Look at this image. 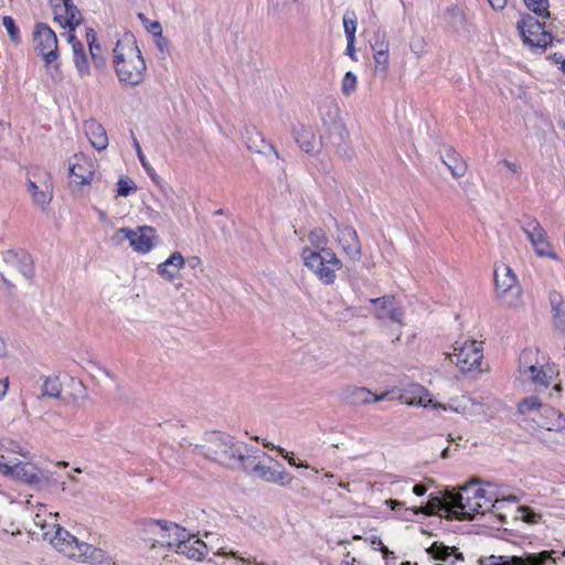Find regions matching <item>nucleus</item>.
<instances>
[{
	"instance_id": "nucleus-4",
	"label": "nucleus",
	"mask_w": 565,
	"mask_h": 565,
	"mask_svg": "<svg viewBox=\"0 0 565 565\" xmlns=\"http://www.w3.org/2000/svg\"><path fill=\"white\" fill-rule=\"evenodd\" d=\"M479 478L471 479L470 482L466 483L460 488V492H454L450 494V503L454 509V516L446 515L447 519L452 520H471L475 514H483L491 508H494L493 499L489 498L484 503L480 502V499L486 498V490L481 488L473 489L472 497L468 492L475 487L480 484Z\"/></svg>"
},
{
	"instance_id": "nucleus-28",
	"label": "nucleus",
	"mask_w": 565,
	"mask_h": 565,
	"mask_svg": "<svg viewBox=\"0 0 565 565\" xmlns=\"http://www.w3.org/2000/svg\"><path fill=\"white\" fill-rule=\"evenodd\" d=\"M444 21L454 31L460 32L467 29L468 19L463 9L458 4H451L444 11Z\"/></svg>"
},
{
	"instance_id": "nucleus-58",
	"label": "nucleus",
	"mask_w": 565,
	"mask_h": 565,
	"mask_svg": "<svg viewBox=\"0 0 565 565\" xmlns=\"http://www.w3.org/2000/svg\"><path fill=\"white\" fill-rule=\"evenodd\" d=\"M488 2L494 10H502L507 6V0H488Z\"/></svg>"
},
{
	"instance_id": "nucleus-29",
	"label": "nucleus",
	"mask_w": 565,
	"mask_h": 565,
	"mask_svg": "<svg viewBox=\"0 0 565 565\" xmlns=\"http://www.w3.org/2000/svg\"><path fill=\"white\" fill-rule=\"evenodd\" d=\"M387 395V392L377 395L372 393L366 387L355 386L348 390L347 398L352 404L364 405L373 402L383 401L386 398Z\"/></svg>"
},
{
	"instance_id": "nucleus-12",
	"label": "nucleus",
	"mask_w": 565,
	"mask_h": 565,
	"mask_svg": "<svg viewBox=\"0 0 565 565\" xmlns=\"http://www.w3.org/2000/svg\"><path fill=\"white\" fill-rule=\"evenodd\" d=\"M522 230L539 256L556 258V254L552 250L547 233L536 218H527L523 223Z\"/></svg>"
},
{
	"instance_id": "nucleus-46",
	"label": "nucleus",
	"mask_w": 565,
	"mask_h": 565,
	"mask_svg": "<svg viewBox=\"0 0 565 565\" xmlns=\"http://www.w3.org/2000/svg\"><path fill=\"white\" fill-rule=\"evenodd\" d=\"M426 46H427V43H426V40L424 36L419 35V34H414L411 38L409 49L417 57L423 56V54L426 52Z\"/></svg>"
},
{
	"instance_id": "nucleus-47",
	"label": "nucleus",
	"mask_w": 565,
	"mask_h": 565,
	"mask_svg": "<svg viewBox=\"0 0 565 565\" xmlns=\"http://www.w3.org/2000/svg\"><path fill=\"white\" fill-rule=\"evenodd\" d=\"M519 518L530 524H536L541 521L542 515L533 511L531 508L522 505L519 508Z\"/></svg>"
},
{
	"instance_id": "nucleus-54",
	"label": "nucleus",
	"mask_w": 565,
	"mask_h": 565,
	"mask_svg": "<svg viewBox=\"0 0 565 565\" xmlns=\"http://www.w3.org/2000/svg\"><path fill=\"white\" fill-rule=\"evenodd\" d=\"M12 463L7 462L4 456H0V471L6 475L10 476Z\"/></svg>"
},
{
	"instance_id": "nucleus-32",
	"label": "nucleus",
	"mask_w": 565,
	"mask_h": 565,
	"mask_svg": "<svg viewBox=\"0 0 565 565\" xmlns=\"http://www.w3.org/2000/svg\"><path fill=\"white\" fill-rule=\"evenodd\" d=\"M540 350L535 348H527L523 350L519 358V373L520 377L526 373H533L535 366L542 364L539 359Z\"/></svg>"
},
{
	"instance_id": "nucleus-17",
	"label": "nucleus",
	"mask_w": 565,
	"mask_h": 565,
	"mask_svg": "<svg viewBox=\"0 0 565 565\" xmlns=\"http://www.w3.org/2000/svg\"><path fill=\"white\" fill-rule=\"evenodd\" d=\"M530 422H533L537 428L548 431L562 433L565 430V415L547 404H543Z\"/></svg>"
},
{
	"instance_id": "nucleus-24",
	"label": "nucleus",
	"mask_w": 565,
	"mask_h": 565,
	"mask_svg": "<svg viewBox=\"0 0 565 565\" xmlns=\"http://www.w3.org/2000/svg\"><path fill=\"white\" fill-rule=\"evenodd\" d=\"M10 476L29 484H38L41 482V471L30 462L18 461L12 463Z\"/></svg>"
},
{
	"instance_id": "nucleus-36",
	"label": "nucleus",
	"mask_w": 565,
	"mask_h": 565,
	"mask_svg": "<svg viewBox=\"0 0 565 565\" xmlns=\"http://www.w3.org/2000/svg\"><path fill=\"white\" fill-rule=\"evenodd\" d=\"M246 142L249 150L258 153L271 152L276 158H279V153L276 148L271 143L267 142L258 132H255L254 136L247 137Z\"/></svg>"
},
{
	"instance_id": "nucleus-34",
	"label": "nucleus",
	"mask_w": 565,
	"mask_h": 565,
	"mask_svg": "<svg viewBox=\"0 0 565 565\" xmlns=\"http://www.w3.org/2000/svg\"><path fill=\"white\" fill-rule=\"evenodd\" d=\"M28 186L34 204L45 207L52 201L53 194L49 185L40 189L35 182L29 181Z\"/></svg>"
},
{
	"instance_id": "nucleus-18",
	"label": "nucleus",
	"mask_w": 565,
	"mask_h": 565,
	"mask_svg": "<svg viewBox=\"0 0 565 565\" xmlns=\"http://www.w3.org/2000/svg\"><path fill=\"white\" fill-rule=\"evenodd\" d=\"M319 114L323 126L335 131L341 139L348 136L345 127L340 122V109L333 99H326L319 106Z\"/></svg>"
},
{
	"instance_id": "nucleus-62",
	"label": "nucleus",
	"mask_w": 565,
	"mask_h": 565,
	"mask_svg": "<svg viewBox=\"0 0 565 565\" xmlns=\"http://www.w3.org/2000/svg\"><path fill=\"white\" fill-rule=\"evenodd\" d=\"M8 390V379L0 380V399L6 395Z\"/></svg>"
},
{
	"instance_id": "nucleus-16",
	"label": "nucleus",
	"mask_w": 565,
	"mask_h": 565,
	"mask_svg": "<svg viewBox=\"0 0 565 565\" xmlns=\"http://www.w3.org/2000/svg\"><path fill=\"white\" fill-rule=\"evenodd\" d=\"M370 302L374 306L373 315L379 320L388 319L392 322L404 324V310L397 303L395 297L383 296L373 298Z\"/></svg>"
},
{
	"instance_id": "nucleus-1",
	"label": "nucleus",
	"mask_w": 565,
	"mask_h": 565,
	"mask_svg": "<svg viewBox=\"0 0 565 565\" xmlns=\"http://www.w3.org/2000/svg\"><path fill=\"white\" fill-rule=\"evenodd\" d=\"M29 532L36 540L49 542L57 552L70 558L92 565H102L107 559L104 550L78 541L56 522H49L40 512L34 515Z\"/></svg>"
},
{
	"instance_id": "nucleus-39",
	"label": "nucleus",
	"mask_w": 565,
	"mask_h": 565,
	"mask_svg": "<svg viewBox=\"0 0 565 565\" xmlns=\"http://www.w3.org/2000/svg\"><path fill=\"white\" fill-rule=\"evenodd\" d=\"M454 493L452 491H446L445 497H431L429 501L427 502L430 508H433L435 511L437 510H444L447 512V515L454 516V509L452 504L450 503V494Z\"/></svg>"
},
{
	"instance_id": "nucleus-61",
	"label": "nucleus",
	"mask_w": 565,
	"mask_h": 565,
	"mask_svg": "<svg viewBox=\"0 0 565 565\" xmlns=\"http://www.w3.org/2000/svg\"><path fill=\"white\" fill-rule=\"evenodd\" d=\"M385 503L392 510H395V509L401 508L403 505V502L394 500V499H388V500L385 501Z\"/></svg>"
},
{
	"instance_id": "nucleus-51",
	"label": "nucleus",
	"mask_w": 565,
	"mask_h": 565,
	"mask_svg": "<svg viewBox=\"0 0 565 565\" xmlns=\"http://www.w3.org/2000/svg\"><path fill=\"white\" fill-rule=\"evenodd\" d=\"M145 28L154 36L162 35V28L159 21H149Z\"/></svg>"
},
{
	"instance_id": "nucleus-40",
	"label": "nucleus",
	"mask_w": 565,
	"mask_h": 565,
	"mask_svg": "<svg viewBox=\"0 0 565 565\" xmlns=\"http://www.w3.org/2000/svg\"><path fill=\"white\" fill-rule=\"evenodd\" d=\"M524 3L537 18L547 19L550 17L548 0H524Z\"/></svg>"
},
{
	"instance_id": "nucleus-6",
	"label": "nucleus",
	"mask_w": 565,
	"mask_h": 565,
	"mask_svg": "<svg viewBox=\"0 0 565 565\" xmlns=\"http://www.w3.org/2000/svg\"><path fill=\"white\" fill-rule=\"evenodd\" d=\"M301 257L305 266L326 285L335 281L337 271L341 269L342 263L332 250H313L303 247Z\"/></svg>"
},
{
	"instance_id": "nucleus-26",
	"label": "nucleus",
	"mask_w": 565,
	"mask_h": 565,
	"mask_svg": "<svg viewBox=\"0 0 565 565\" xmlns=\"http://www.w3.org/2000/svg\"><path fill=\"white\" fill-rule=\"evenodd\" d=\"M552 321L554 328L564 333L565 332V299L557 291H551L548 295Z\"/></svg>"
},
{
	"instance_id": "nucleus-7",
	"label": "nucleus",
	"mask_w": 565,
	"mask_h": 565,
	"mask_svg": "<svg viewBox=\"0 0 565 565\" xmlns=\"http://www.w3.org/2000/svg\"><path fill=\"white\" fill-rule=\"evenodd\" d=\"M6 285L13 287V281L31 280L34 274L33 260L26 253L7 250L3 254V267L0 271Z\"/></svg>"
},
{
	"instance_id": "nucleus-48",
	"label": "nucleus",
	"mask_w": 565,
	"mask_h": 565,
	"mask_svg": "<svg viewBox=\"0 0 565 565\" xmlns=\"http://www.w3.org/2000/svg\"><path fill=\"white\" fill-rule=\"evenodd\" d=\"M343 26L347 39H355L356 19L354 12L343 15Z\"/></svg>"
},
{
	"instance_id": "nucleus-21",
	"label": "nucleus",
	"mask_w": 565,
	"mask_h": 565,
	"mask_svg": "<svg viewBox=\"0 0 565 565\" xmlns=\"http://www.w3.org/2000/svg\"><path fill=\"white\" fill-rule=\"evenodd\" d=\"M151 531H153V527L159 529V537L156 540L158 544L161 546H167L169 548H174L177 551V537L185 536V529L179 526L175 523L172 522H166L160 520H153L149 523Z\"/></svg>"
},
{
	"instance_id": "nucleus-63",
	"label": "nucleus",
	"mask_w": 565,
	"mask_h": 565,
	"mask_svg": "<svg viewBox=\"0 0 565 565\" xmlns=\"http://www.w3.org/2000/svg\"><path fill=\"white\" fill-rule=\"evenodd\" d=\"M286 459H287V461H288V463H289L290 466L302 467V468H309V465H308V463H299V465H297L292 456H288V455H287V456H286Z\"/></svg>"
},
{
	"instance_id": "nucleus-35",
	"label": "nucleus",
	"mask_w": 565,
	"mask_h": 565,
	"mask_svg": "<svg viewBox=\"0 0 565 565\" xmlns=\"http://www.w3.org/2000/svg\"><path fill=\"white\" fill-rule=\"evenodd\" d=\"M443 161L448 167L454 178H461L465 175L467 171V164L452 149L447 151L446 157L443 158Z\"/></svg>"
},
{
	"instance_id": "nucleus-27",
	"label": "nucleus",
	"mask_w": 565,
	"mask_h": 565,
	"mask_svg": "<svg viewBox=\"0 0 565 565\" xmlns=\"http://www.w3.org/2000/svg\"><path fill=\"white\" fill-rule=\"evenodd\" d=\"M67 42L72 45L73 61L75 67L82 77L89 74V64L83 44L76 39L73 31L67 34Z\"/></svg>"
},
{
	"instance_id": "nucleus-49",
	"label": "nucleus",
	"mask_w": 565,
	"mask_h": 565,
	"mask_svg": "<svg viewBox=\"0 0 565 565\" xmlns=\"http://www.w3.org/2000/svg\"><path fill=\"white\" fill-rule=\"evenodd\" d=\"M134 190V182L128 178H120L117 182V195L127 196Z\"/></svg>"
},
{
	"instance_id": "nucleus-43",
	"label": "nucleus",
	"mask_w": 565,
	"mask_h": 565,
	"mask_svg": "<svg viewBox=\"0 0 565 565\" xmlns=\"http://www.w3.org/2000/svg\"><path fill=\"white\" fill-rule=\"evenodd\" d=\"M358 79L356 76L351 72H347L341 83V90L343 95L350 96L356 90Z\"/></svg>"
},
{
	"instance_id": "nucleus-9",
	"label": "nucleus",
	"mask_w": 565,
	"mask_h": 565,
	"mask_svg": "<svg viewBox=\"0 0 565 565\" xmlns=\"http://www.w3.org/2000/svg\"><path fill=\"white\" fill-rule=\"evenodd\" d=\"M482 347L475 340L465 341L462 344L456 342L452 353L447 359L456 364L463 373L478 369L482 360Z\"/></svg>"
},
{
	"instance_id": "nucleus-55",
	"label": "nucleus",
	"mask_w": 565,
	"mask_h": 565,
	"mask_svg": "<svg viewBox=\"0 0 565 565\" xmlns=\"http://www.w3.org/2000/svg\"><path fill=\"white\" fill-rule=\"evenodd\" d=\"M86 40H87V43H88L89 47H90V45H99L97 43L96 32L93 29H87V31H86Z\"/></svg>"
},
{
	"instance_id": "nucleus-3",
	"label": "nucleus",
	"mask_w": 565,
	"mask_h": 565,
	"mask_svg": "<svg viewBox=\"0 0 565 565\" xmlns=\"http://www.w3.org/2000/svg\"><path fill=\"white\" fill-rule=\"evenodd\" d=\"M113 64L118 79L127 86L140 85L147 66L132 34L126 33L113 50Z\"/></svg>"
},
{
	"instance_id": "nucleus-19",
	"label": "nucleus",
	"mask_w": 565,
	"mask_h": 565,
	"mask_svg": "<svg viewBox=\"0 0 565 565\" xmlns=\"http://www.w3.org/2000/svg\"><path fill=\"white\" fill-rule=\"evenodd\" d=\"M70 175L78 185L89 184L94 177V163L83 153L74 154L70 160Z\"/></svg>"
},
{
	"instance_id": "nucleus-60",
	"label": "nucleus",
	"mask_w": 565,
	"mask_h": 565,
	"mask_svg": "<svg viewBox=\"0 0 565 565\" xmlns=\"http://www.w3.org/2000/svg\"><path fill=\"white\" fill-rule=\"evenodd\" d=\"M503 163L513 173H519V170H520V166L519 164H516L514 162H511V161H508V160H504Z\"/></svg>"
},
{
	"instance_id": "nucleus-57",
	"label": "nucleus",
	"mask_w": 565,
	"mask_h": 565,
	"mask_svg": "<svg viewBox=\"0 0 565 565\" xmlns=\"http://www.w3.org/2000/svg\"><path fill=\"white\" fill-rule=\"evenodd\" d=\"M216 555L223 556V557L230 555L234 558H238L241 562H247L245 558L238 557L236 552H233V551L226 552L223 547L217 551Z\"/></svg>"
},
{
	"instance_id": "nucleus-13",
	"label": "nucleus",
	"mask_w": 565,
	"mask_h": 565,
	"mask_svg": "<svg viewBox=\"0 0 565 565\" xmlns=\"http://www.w3.org/2000/svg\"><path fill=\"white\" fill-rule=\"evenodd\" d=\"M524 42L531 46L546 47L551 41L552 35L545 31L544 25L535 18L527 15L518 22Z\"/></svg>"
},
{
	"instance_id": "nucleus-42",
	"label": "nucleus",
	"mask_w": 565,
	"mask_h": 565,
	"mask_svg": "<svg viewBox=\"0 0 565 565\" xmlns=\"http://www.w3.org/2000/svg\"><path fill=\"white\" fill-rule=\"evenodd\" d=\"M371 49L373 54L377 52H390V42L384 32L374 33L373 42L371 43Z\"/></svg>"
},
{
	"instance_id": "nucleus-41",
	"label": "nucleus",
	"mask_w": 565,
	"mask_h": 565,
	"mask_svg": "<svg viewBox=\"0 0 565 565\" xmlns=\"http://www.w3.org/2000/svg\"><path fill=\"white\" fill-rule=\"evenodd\" d=\"M308 239L313 248L320 250H330L329 248H326L328 238L323 230L315 228L310 231Z\"/></svg>"
},
{
	"instance_id": "nucleus-44",
	"label": "nucleus",
	"mask_w": 565,
	"mask_h": 565,
	"mask_svg": "<svg viewBox=\"0 0 565 565\" xmlns=\"http://www.w3.org/2000/svg\"><path fill=\"white\" fill-rule=\"evenodd\" d=\"M373 58L375 71L385 75L387 73L390 64V52L374 53Z\"/></svg>"
},
{
	"instance_id": "nucleus-8",
	"label": "nucleus",
	"mask_w": 565,
	"mask_h": 565,
	"mask_svg": "<svg viewBox=\"0 0 565 565\" xmlns=\"http://www.w3.org/2000/svg\"><path fill=\"white\" fill-rule=\"evenodd\" d=\"M554 553V551H542L513 556L490 555L479 558L478 565H546L547 562L555 563Z\"/></svg>"
},
{
	"instance_id": "nucleus-45",
	"label": "nucleus",
	"mask_w": 565,
	"mask_h": 565,
	"mask_svg": "<svg viewBox=\"0 0 565 565\" xmlns=\"http://www.w3.org/2000/svg\"><path fill=\"white\" fill-rule=\"evenodd\" d=\"M2 24L3 26L6 28L9 36H10V40L14 43V44H19L20 41H21V38H20V32H19V29L18 26L15 25V22L14 20L9 17V15H6L3 17L2 19Z\"/></svg>"
},
{
	"instance_id": "nucleus-52",
	"label": "nucleus",
	"mask_w": 565,
	"mask_h": 565,
	"mask_svg": "<svg viewBox=\"0 0 565 565\" xmlns=\"http://www.w3.org/2000/svg\"><path fill=\"white\" fill-rule=\"evenodd\" d=\"M412 511L414 514H420V513L426 514V515L436 514V511L433 508H430V505L428 503L423 507L413 508Z\"/></svg>"
},
{
	"instance_id": "nucleus-37",
	"label": "nucleus",
	"mask_w": 565,
	"mask_h": 565,
	"mask_svg": "<svg viewBox=\"0 0 565 565\" xmlns=\"http://www.w3.org/2000/svg\"><path fill=\"white\" fill-rule=\"evenodd\" d=\"M411 393L413 394L412 397H407L406 393L402 395V398L405 401L406 404L409 405H422L427 407L433 403L427 390H425L422 385H413Z\"/></svg>"
},
{
	"instance_id": "nucleus-15",
	"label": "nucleus",
	"mask_w": 565,
	"mask_h": 565,
	"mask_svg": "<svg viewBox=\"0 0 565 565\" xmlns=\"http://www.w3.org/2000/svg\"><path fill=\"white\" fill-rule=\"evenodd\" d=\"M557 376L558 370L555 363L545 361L543 364L536 365L533 373H526L521 380L532 385L535 392L542 393L548 388Z\"/></svg>"
},
{
	"instance_id": "nucleus-64",
	"label": "nucleus",
	"mask_w": 565,
	"mask_h": 565,
	"mask_svg": "<svg viewBox=\"0 0 565 565\" xmlns=\"http://www.w3.org/2000/svg\"><path fill=\"white\" fill-rule=\"evenodd\" d=\"M563 388L561 383H556L553 385V392H555L556 394H561Z\"/></svg>"
},
{
	"instance_id": "nucleus-31",
	"label": "nucleus",
	"mask_w": 565,
	"mask_h": 565,
	"mask_svg": "<svg viewBox=\"0 0 565 565\" xmlns=\"http://www.w3.org/2000/svg\"><path fill=\"white\" fill-rule=\"evenodd\" d=\"M294 132L297 143L305 152L312 153L318 151L319 141L311 127L301 126L299 129H295Z\"/></svg>"
},
{
	"instance_id": "nucleus-30",
	"label": "nucleus",
	"mask_w": 565,
	"mask_h": 565,
	"mask_svg": "<svg viewBox=\"0 0 565 565\" xmlns=\"http://www.w3.org/2000/svg\"><path fill=\"white\" fill-rule=\"evenodd\" d=\"M183 265L184 257L181 253L174 252L166 262L158 266L157 271L162 278L167 280H173L178 276Z\"/></svg>"
},
{
	"instance_id": "nucleus-20",
	"label": "nucleus",
	"mask_w": 565,
	"mask_h": 565,
	"mask_svg": "<svg viewBox=\"0 0 565 565\" xmlns=\"http://www.w3.org/2000/svg\"><path fill=\"white\" fill-rule=\"evenodd\" d=\"M247 465L248 469L246 471L254 472L266 482L287 486L292 481V477L284 469L278 470L273 467L265 466L260 462H256V459L253 456H250V460Z\"/></svg>"
},
{
	"instance_id": "nucleus-25",
	"label": "nucleus",
	"mask_w": 565,
	"mask_h": 565,
	"mask_svg": "<svg viewBox=\"0 0 565 565\" xmlns=\"http://www.w3.org/2000/svg\"><path fill=\"white\" fill-rule=\"evenodd\" d=\"M84 130L90 145L98 151L104 150L108 146V138L105 128L95 119L84 122Z\"/></svg>"
},
{
	"instance_id": "nucleus-50",
	"label": "nucleus",
	"mask_w": 565,
	"mask_h": 565,
	"mask_svg": "<svg viewBox=\"0 0 565 565\" xmlns=\"http://www.w3.org/2000/svg\"><path fill=\"white\" fill-rule=\"evenodd\" d=\"M89 52L92 55V60L94 61L97 67H102L104 65V58L102 56V47L100 45H90Z\"/></svg>"
},
{
	"instance_id": "nucleus-53",
	"label": "nucleus",
	"mask_w": 565,
	"mask_h": 565,
	"mask_svg": "<svg viewBox=\"0 0 565 565\" xmlns=\"http://www.w3.org/2000/svg\"><path fill=\"white\" fill-rule=\"evenodd\" d=\"M347 41H348V44H347V49H345V54L348 56H350L353 61H358V57L355 55V47H354L355 39H347Z\"/></svg>"
},
{
	"instance_id": "nucleus-38",
	"label": "nucleus",
	"mask_w": 565,
	"mask_h": 565,
	"mask_svg": "<svg viewBox=\"0 0 565 565\" xmlns=\"http://www.w3.org/2000/svg\"><path fill=\"white\" fill-rule=\"evenodd\" d=\"M62 393V383L57 376H49L42 385V395L51 398H58Z\"/></svg>"
},
{
	"instance_id": "nucleus-33",
	"label": "nucleus",
	"mask_w": 565,
	"mask_h": 565,
	"mask_svg": "<svg viewBox=\"0 0 565 565\" xmlns=\"http://www.w3.org/2000/svg\"><path fill=\"white\" fill-rule=\"evenodd\" d=\"M543 403L537 396H529L522 398L518 403V413L523 416L524 420H531L534 415L540 411Z\"/></svg>"
},
{
	"instance_id": "nucleus-23",
	"label": "nucleus",
	"mask_w": 565,
	"mask_h": 565,
	"mask_svg": "<svg viewBox=\"0 0 565 565\" xmlns=\"http://www.w3.org/2000/svg\"><path fill=\"white\" fill-rule=\"evenodd\" d=\"M177 553L186 556L189 559L201 561L207 554L206 544L194 536H178L177 539Z\"/></svg>"
},
{
	"instance_id": "nucleus-22",
	"label": "nucleus",
	"mask_w": 565,
	"mask_h": 565,
	"mask_svg": "<svg viewBox=\"0 0 565 565\" xmlns=\"http://www.w3.org/2000/svg\"><path fill=\"white\" fill-rule=\"evenodd\" d=\"M338 241L343 252L352 260H359L362 255L361 243L356 231L351 226H337Z\"/></svg>"
},
{
	"instance_id": "nucleus-56",
	"label": "nucleus",
	"mask_w": 565,
	"mask_h": 565,
	"mask_svg": "<svg viewBox=\"0 0 565 565\" xmlns=\"http://www.w3.org/2000/svg\"><path fill=\"white\" fill-rule=\"evenodd\" d=\"M136 146H137V153H138V158H139V160H140L141 164H142V167L148 171V173H150V172H151V170H152V169H151V167H150V166L148 164V162L146 161V158H145V156L142 154L141 149H140V146H139V143H138V142L136 143Z\"/></svg>"
},
{
	"instance_id": "nucleus-5",
	"label": "nucleus",
	"mask_w": 565,
	"mask_h": 565,
	"mask_svg": "<svg viewBox=\"0 0 565 565\" xmlns=\"http://www.w3.org/2000/svg\"><path fill=\"white\" fill-rule=\"evenodd\" d=\"M32 44L34 52L42 58L46 72L52 78L61 79L62 72L57 63L58 41L55 32L45 23H36L32 33Z\"/></svg>"
},
{
	"instance_id": "nucleus-10",
	"label": "nucleus",
	"mask_w": 565,
	"mask_h": 565,
	"mask_svg": "<svg viewBox=\"0 0 565 565\" xmlns=\"http://www.w3.org/2000/svg\"><path fill=\"white\" fill-rule=\"evenodd\" d=\"M156 230L151 226H139L137 230L119 228L113 236V241L120 243L128 239L134 250L146 254L156 245Z\"/></svg>"
},
{
	"instance_id": "nucleus-59",
	"label": "nucleus",
	"mask_w": 565,
	"mask_h": 565,
	"mask_svg": "<svg viewBox=\"0 0 565 565\" xmlns=\"http://www.w3.org/2000/svg\"><path fill=\"white\" fill-rule=\"evenodd\" d=\"M413 492L414 494H416L417 497H422L424 495L426 492H427V488L425 484L423 483H417L413 487Z\"/></svg>"
},
{
	"instance_id": "nucleus-11",
	"label": "nucleus",
	"mask_w": 565,
	"mask_h": 565,
	"mask_svg": "<svg viewBox=\"0 0 565 565\" xmlns=\"http://www.w3.org/2000/svg\"><path fill=\"white\" fill-rule=\"evenodd\" d=\"M494 284L499 297L509 307L515 306L520 296L521 288L518 285V279L512 269L504 266L502 274L498 269L494 271Z\"/></svg>"
},
{
	"instance_id": "nucleus-2",
	"label": "nucleus",
	"mask_w": 565,
	"mask_h": 565,
	"mask_svg": "<svg viewBox=\"0 0 565 565\" xmlns=\"http://www.w3.org/2000/svg\"><path fill=\"white\" fill-rule=\"evenodd\" d=\"M194 450L225 467L248 469L250 455L247 454V446L225 433L206 434L203 443L195 445Z\"/></svg>"
},
{
	"instance_id": "nucleus-14",
	"label": "nucleus",
	"mask_w": 565,
	"mask_h": 565,
	"mask_svg": "<svg viewBox=\"0 0 565 565\" xmlns=\"http://www.w3.org/2000/svg\"><path fill=\"white\" fill-rule=\"evenodd\" d=\"M54 20L61 24L62 28H68L74 31L81 23L82 14L72 0H49Z\"/></svg>"
}]
</instances>
